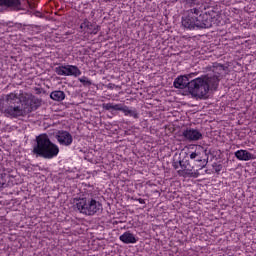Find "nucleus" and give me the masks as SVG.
<instances>
[{"instance_id": "nucleus-1", "label": "nucleus", "mask_w": 256, "mask_h": 256, "mask_svg": "<svg viewBox=\"0 0 256 256\" xmlns=\"http://www.w3.org/2000/svg\"><path fill=\"white\" fill-rule=\"evenodd\" d=\"M186 9L182 16V26L184 29L195 31V29H209L213 27L219 14L215 10H205V4L201 0H180Z\"/></svg>"}, {"instance_id": "nucleus-2", "label": "nucleus", "mask_w": 256, "mask_h": 256, "mask_svg": "<svg viewBox=\"0 0 256 256\" xmlns=\"http://www.w3.org/2000/svg\"><path fill=\"white\" fill-rule=\"evenodd\" d=\"M6 103L13 105L5 110L7 115H11V117H23L27 113L37 111L38 107H41L43 100L33 94H20L17 97V95L11 93L6 95Z\"/></svg>"}, {"instance_id": "nucleus-3", "label": "nucleus", "mask_w": 256, "mask_h": 256, "mask_svg": "<svg viewBox=\"0 0 256 256\" xmlns=\"http://www.w3.org/2000/svg\"><path fill=\"white\" fill-rule=\"evenodd\" d=\"M32 153L42 159H53L59 155V146L51 142L47 134H40L36 137Z\"/></svg>"}, {"instance_id": "nucleus-4", "label": "nucleus", "mask_w": 256, "mask_h": 256, "mask_svg": "<svg viewBox=\"0 0 256 256\" xmlns=\"http://www.w3.org/2000/svg\"><path fill=\"white\" fill-rule=\"evenodd\" d=\"M75 201V207L82 215L93 217V215L103 211V204L93 197L76 198Z\"/></svg>"}, {"instance_id": "nucleus-5", "label": "nucleus", "mask_w": 256, "mask_h": 256, "mask_svg": "<svg viewBox=\"0 0 256 256\" xmlns=\"http://www.w3.org/2000/svg\"><path fill=\"white\" fill-rule=\"evenodd\" d=\"M188 91L192 97L196 99H207L209 93V86L203 79V77H198L193 80H190Z\"/></svg>"}, {"instance_id": "nucleus-6", "label": "nucleus", "mask_w": 256, "mask_h": 256, "mask_svg": "<svg viewBox=\"0 0 256 256\" xmlns=\"http://www.w3.org/2000/svg\"><path fill=\"white\" fill-rule=\"evenodd\" d=\"M179 165L181 167V170L178 171L179 175H181V173H184V175H187V177H194V179H197V177H199V170L193 172V166H191L189 160H179Z\"/></svg>"}, {"instance_id": "nucleus-7", "label": "nucleus", "mask_w": 256, "mask_h": 256, "mask_svg": "<svg viewBox=\"0 0 256 256\" xmlns=\"http://www.w3.org/2000/svg\"><path fill=\"white\" fill-rule=\"evenodd\" d=\"M55 139H57L58 143L63 145L64 147H69L71 143H73V136L71 133L65 130H60L55 135Z\"/></svg>"}, {"instance_id": "nucleus-8", "label": "nucleus", "mask_w": 256, "mask_h": 256, "mask_svg": "<svg viewBox=\"0 0 256 256\" xmlns=\"http://www.w3.org/2000/svg\"><path fill=\"white\" fill-rule=\"evenodd\" d=\"M202 79L205 81L207 87H208V92L211 91H217V87H219V76L213 75V74H207L202 76Z\"/></svg>"}, {"instance_id": "nucleus-9", "label": "nucleus", "mask_w": 256, "mask_h": 256, "mask_svg": "<svg viewBox=\"0 0 256 256\" xmlns=\"http://www.w3.org/2000/svg\"><path fill=\"white\" fill-rule=\"evenodd\" d=\"M182 135L187 141H200V139H203V134L199 130L193 128H187L183 131Z\"/></svg>"}, {"instance_id": "nucleus-10", "label": "nucleus", "mask_w": 256, "mask_h": 256, "mask_svg": "<svg viewBox=\"0 0 256 256\" xmlns=\"http://www.w3.org/2000/svg\"><path fill=\"white\" fill-rule=\"evenodd\" d=\"M193 74L178 76L173 83V86L175 89H189V85H191V81L189 80V77H191Z\"/></svg>"}, {"instance_id": "nucleus-11", "label": "nucleus", "mask_w": 256, "mask_h": 256, "mask_svg": "<svg viewBox=\"0 0 256 256\" xmlns=\"http://www.w3.org/2000/svg\"><path fill=\"white\" fill-rule=\"evenodd\" d=\"M80 29H86L87 33L90 35H97L100 27L95 23H91L88 19H84L83 23L80 25Z\"/></svg>"}, {"instance_id": "nucleus-12", "label": "nucleus", "mask_w": 256, "mask_h": 256, "mask_svg": "<svg viewBox=\"0 0 256 256\" xmlns=\"http://www.w3.org/2000/svg\"><path fill=\"white\" fill-rule=\"evenodd\" d=\"M234 155L238 161H251V159H255V155L247 150H238Z\"/></svg>"}, {"instance_id": "nucleus-13", "label": "nucleus", "mask_w": 256, "mask_h": 256, "mask_svg": "<svg viewBox=\"0 0 256 256\" xmlns=\"http://www.w3.org/2000/svg\"><path fill=\"white\" fill-rule=\"evenodd\" d=\"M120 111L124 113L126 117H133V119H139V112L136 108H129L127 105L121 104Z\"/></svg>"}, {"instance_id": "nucleus-14", "label": "nucleus", "mask_w": 256, "mask_h": 256, "mask_svg": "<svg viewBox=\"0 0 256 256\" xmlns=\"http://www.w3.org/2000/svg\"><path fill=\"white\" fill-rule=\"evenodd\" d=\"M120 241H122V243H125L126 245L129 244H133L137 242V238L135 237V235H133V233L126 231L124 232L120 237H119Z\"/></svg>"}, {"instance_id": "nucleus-15", "label": "nucleus", "mask_w": 256, "mask_h": 256, "mask_svg": "<svg viewBox=\"0 0 256 256\" xmlns=\"http://www.w3.org/2000/svg\"><path fill=\"white\" fill-rule=\"evenodd\" d=\"M66 77H79L81 75V70L75 65H66L65 66Z\"/></svg>"}, {"instance_id": "nucleus-16", "label": "nucleus", "mask_w": 256, "mask_h": 256, "mask_svg": "<svg viewBox=\"0 0 256 256\" xmlns=\"http://www.w3.org/2000/svg\"><path fill=\"white\" fill-rule=\"evenodd\" d=\"M50 99H53V101H64L65 100V92L61 90H55L50 93Z\"/></svg>"}, {"instance_id": "nucleus-17", "label": "nucleus", "mask_w": 256, "mask_h": 256, "mask_svg": "<svg viewBox=\"0 0 256 256\" xmlns=\"http://www.w3.org/2000/svg\"><path fill=\"white\" fill-rule=\"evenodd\" d=\"M1 5L9 8L21 7V0H1Z\"/></svg>"}, {"instance_id": "nucleus-18", "label": "nucleus", "mask_w": 256, "mask_h": 256, "mask_svg": "<svg viewBox=\"0 0 256 256\" xmlns=\"http://www.w3.org/2000/svg\"><path fill=\"white\" fill-rule=\"evenodd\" d=\"M225 69H227V67H225V65L216 63L213 65L212 72L214 74H212V75H217L219 77V79H221V75H223V72L225 71Z\"/></svg>"}, {"instance_id": "nucleus-19", "label": "nucleus", "mask_w": 256, "mask_h": 256, "mask_svg": "<svg viewBox=\"0 0 256 256\" xmlns=\"http://www.w3.org/2000/svg\"><path fill=\"white\" fill-rule=\"evenodd\" d=\"M121 105L122 104L106 103V104L102 105V107L105 111H111V109L113 111H121Z\"/></svg>"}, {"instance_id": "nucleus-20", "label": "nucleus", "mask_w": 256, "mask_h": 256, "mask_svg": "<svg viewBox=\"0 0 256 256\" xmlns=\"http://www.w3.org/2000/svg\"><path fill=\"white\" fill-rule=\"evenodd\" d=\"M78 81H80V83H82L84 85V87H91V85L93 84L91 82V80H89V78H87V76H83V77L79 78Z\"/></svg>"}, {"instance_id": "nucleus-21", "label": "nucleus", "mask_w": 256, "mask_h": 256, "mask_svg": "<svg viewBox=\"0 0 256 256\" xmlns=\"http://www.w3.org/2000/svg\"><path fill=\"white\" fill-rule=\"evenodd\" d=\"M190 159H193L194 161H196L198 163L199 161H201L203 159V157H201L200 152H192L190 154Z\"/></svg>"}, {"instance_id": "nucleus-22", "label": "nucleus", "mask_w": 256, "mask_h": 256, "mask_svg": "<svg viewBox=\"0 0 256 256\" xmlns=\"http://www.w3.org/2000/svg\"><path fill=\"white\" fill-rule=\"evenodd\" d=\"M200 169H205L207 167V163H209V157L202 158L201 161H198Z\"/></svg>"}, {"instance_id": "nucleus-23", "label": "nucleus", "mask_w": 256, "mask_h": 256, "mask_svg": "<svg viewBox=\"0 0 256 256\" xmlns=\"http://www.w3.org/2000/svg\"><path fill=\"white\" fill-rule=\"evenodd\" d=\"M55 73H57V75H64L66 76V72H65V66H58L55 68Z\"/></svg>"}, {"instance_id": "nucleus-24", "label": "nucleus", "mask_w": 256, "mask_h": 256, "mask_svg": "<svg viewBox=\"0 0 256 256\" xmlns=\"http://www.w3.org/2000/svg\"><path fill=\"white\" fill-rule=\"evenodd\" d=\"M212 167L215 169L216 173H221V170L223 169V165L222 164H217V163H214L212 165Z\"/></svg>"}, {"instance_id": "nucleus-25", "label": "nucleus", "mask_w": 256, "mask_h": 256, "mask_svg": "<svg viewBox=\"0 0 256 256\" xmlns=\"http://www.w3.org/2000/svg\"><path fill=\"white\" fill-rule=\"evenodd\" d=\"M134 201H138L141 205H145V200L143 198H132Z\"/></svg>"}, {"instance_id": "nucleus-26", "label": "nucleus", "mask_w": 256, "mask_h": 256, "mask_svg": "<svg viewBox=\"0 0 256 256\" xmlns=\"http://www.w3.org/2000/svg\"><path fill=\"white\" fill-rule=\"evenodd\" d=\"M36 95H41L43 93V88H35Z\"/></svg>"}, {"instance_id": "nucleus-27", "label": "nucleus", "mask_w": 256, "mask_h": 256, "mask_svg": "<svg viewBox=\"0 0 256 256\" xmlns=\"http://www.w3.org/2000/svg\"><path fill=\"white\" fill-rule=\"evenodd\" d=\"M172 167H173L174 169H179V167H180L179 161H178V162H173V163H172Z\"/></svg>"}, {"instance_id": "nucleus-28", "label": "nucleus", "mask_w": 256, "mask_h": 256, "mask_svg": "<svg viewBox=\"0 0 256 256\" xmlns=\"http://www.w3.org/2000/svg\"><path fill=\"white\" fill-rule=\"evenodd\" d=\"M108 89H115V84L109 83L108 84Z\"/></svg>"}, {"instance_id": "nucleus-29", "label": "nucleus", "mask_w": 256, "mask_h": 256, "mask_svg": "<svg viewBox=\"0 0 256 256\" xmlns=\"http://www.w3.org/2000/svg\"><path fill=\"white\" fill-rule=\"evenodd\" d=\"M1 187H5V183L2 182Z\"/></svg>"}, {"instance_id": "nucleus-30", "label": "nucleus", "mask_w": 256, "mask_h": 256, "mask_svg": "<svg viewBox=\"0 0 256 256\" xmlns=\"http://www.w3.org/2000/svg\"><path fill=\"white\" fill-rule=\"evenodd\" d=\"M1 177H2V179H3V174H1Z\"/></svg>"}]
</instances>
